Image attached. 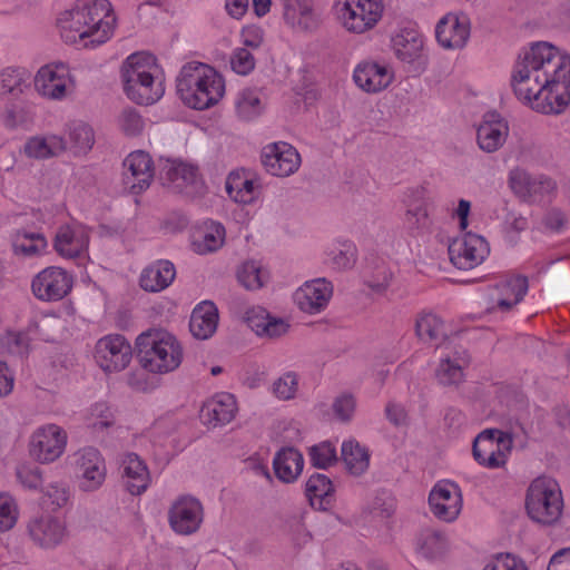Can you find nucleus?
Listing matches in <instances>:
<instances>
[{
	"label": "nucleus",
	"instance_id": "f257e3e1",
	"mask_svg": "<svg viewBox=\"0 0 570 570\" xmlns=\"http://www.w3.org/2000/svg\"><path fill=\"white\" fill-rule=\"evenodd\" d=\"M511 86L531 109L546 115L562 112L570 104V56L547 41L532 43L517 60Z\"/></svg>",
	"mask_w": 570,
	"mask_h": 570
},
{
	"label": "nucleus",
	"instance_id": "f03ea898",
	"mask_svg": "<svg viewBox=\"0 0 570 570\" xmlns=\"http://www.w3.org/2000/svg\"><path fill=\"white\" fill-rule=\"evenodd\" d=\"M117 26V14L109 0H78L57 18L63 42L83 49H97L110 41Z\"/></svg>",
	"mask_w": 570,
	"mask_h": 570
},
{
	"label": "nucleus",
	"instance_id": "7ed1b4c3",
	"mask_svg": "<svg viewBox=\"0 0 570 570\" xmlns=\"http://www.w3.org/2000/svg\"><path fill=\"white\" fill-rule=\"evenodd\" d=\"M176 90L181 102L195 110L215 107L226 94L224 76L214 67L199 61L185 63L176 79Z\"/></svg>",
	"mask_w": 570,
	"mask_h": 570
},
{
	"label": "nucleus",
	"instance_id": "20e7f679",
	"mask_svg": "<svg viewBox=\"0 0 570 570\" xmlns=\"http://www.w3.org/2000/svg\"><path fill=\"white\" fill-rule=\"evenodd\" d=\"M121 78L127 97L138 105H153L165 94L164 70L148 52L129 55L122 62Z\"/></svg>",
	"mask_w": 570,
	"mask_h": 570
},
{
	"label": "nucleus",
	"instance_id": "39448f33",
	"mask_svg": "<svg viewBox=\"0 0 570 570\" xmlns=\"http://www.w3.org/2000/svg\"><path fill=\"white\" fill-rule=\"evenodd\" d=\"M140 366L153 374L176 371L184 360V347L178 337L164 328H150L135 341Z\"/></svg>",
	"mask_w": 570,
	"mask_h": 570
},
{
	"label": "nucleus",
	"instance_id": "423d86ee",
	"mask_svg": "<svg viewBox=\"0 0 570 570\" xmlns=\"http://www.w3.org/2000/svg\"><path fill=\"white\" fill-rule=\"evenodd\" d=\"M524 509L529 519L537 524L546 527L558 524L564 509L560 484L550 476L533 479L525 491Z\"/></svg>",
	"mask_w": 570,
	"mask_h": 570
},
{
	"label": "nucleus",
	"instance_id": "0eeeda50",
	"mask_svg": "<svg viewBox=\"0 0 570 570\" xmlns=\"http://www.w3.org/2000/svg\"><path fill=\"white\" fill-rule=\"evenodd\" d=\"M384 0H333L331 13L335 23L347 35L364 36L383 21Z\"/></svg>",
	"mask_w": 570,
	"mask_h": 570
},
{
	"label": "nucleus",
	"instance_id": "6e6552de",
	"mask_svg": "<svg viewBox=\"0 0 570 570\" xmlns=\"http://www.w3.org/2000/svg\"><path fill=\"white\" fill-rule=\"evenodd\" d=\"M390 49L395 59L409 71L422 73L429 65L426 38L415 27L397 28L391 36Z\"/></svg>",
	"mask_w": 570,
	"mask_h": 570
},
{
	"label": "nucleus",
	"instance_id": "1a4fd4ad",
	"mask_svg": "<svg viewBox=\"0 0 570 570\" xmlns=\"http://www.w3.org/2000/svg\"><path fill=\"white\" fill-rule=\"evenodd\" d=\"M68 432L57 423L47 422L36 426L27 442L29 456L39 464H51L60 460L68 446Z\"/></svg>",
	"mask_w": 570,
	"mask_h": 570
},
{
	"label": "nucleus",
	"instance_id": "9d476101",
	"mask_svg": "<svg viewBox=\"0 0 570 570\" xmlns=\"http://www.w3.org/2000/svg\"><path fill=\"white\" fill-rule=\"evenodd\" d=\"M35 89L40 97L62 101L72 96L77 88L76 76L70 66L61 61L49 62L38 69L33 78Z\"/></svg>",
	"mask_w": 570,
	"mask_h": 570
},
{
	"label": "nucleus",
	"instance_id": "9b49d317",
	"mask_svg": "<svg viewBox=\"0 0 570 570\" xmlns=\"http://www.w3.org/2000/svg\"><path fill=\"white\" fill-rule=\"evenodd\" d=\"M513 446L510 433L489 429L476 435L473 442V458L483 468L502 469L507 465Z\"/></svg>",
	"mask_w": 570,
	"mask_h": 570
},
{
	"label": "nucleus",
	"instance_id": "f8f14e48",
	"mask_svg": "<svg viewBox=\"0 0 570 570\" xmlns=\"http://www.w3.org/2000/svg\"><path fill=\"white\" fill-rule=\"evenodd\" d=\"M92 356L104 373L115 374L122 372L130 364L132 348L125 336L108 334L96 342Z\"/></svg>",
	"mask_w": 570,
	"mask_h": 570
},
{
	"label": "nucleus",
	"instance_id": "ddd939ff",
	"mask_svg": "<svg viewBox=\"0 0 570 570\" xmlns=\"http://www.w3.org/2000/svg\"><path fill=\"white\" fill-rule=\"evenodd\" d=\"M73 276L60 266H48L31 281V292L40 302L53 303L67 297L73 287Z\"/></svg>",
	"mask_w": 570,
	"mask_h": 570
},
{
	"label": "nucleus",
	"instance_id": "4468645a",
	"mask_svg": "<svg viewBox=\"0 0 570 570\" xmlns=\"http://www.w3.org/2000/svg\"><path fill=\"white\" fill-rule=\"evenodd\" d=\"M393 66L381 59L367 58L358 61L352 71L353 83L362 92L376 95L385 91L394 81Z\"/></svg>",
	"mask_w": 570,
	"mask_h": 570
},
{
	"label": "nucleus",
	"instance_id": "2eb2a0df",
	"mask_svg": "<svg viewBox=\"0 0 570 570\" xmlns=\"http://www.w3.org/2000/svg\"><path fill=\"white\" fill-rule=\"evenodd\" d=\"M261 164L267 175L287 178L299 170L302 156L292 144L278 140L263 146Z\"/></svg>",
	"mask_w": 570,
	"mask_h": 570
},
{
	"label": "nucleus",
	"instance_id": "dca6fc26",
	"mask_svg": "<svg viewBox=\"0 0 570 570\" xmlns=\"http://www.w3.org/2000/svg\"><path fill=\"white\" fill-rule=\"evenodd\" d=\"M490 254L488 240L475 233H465L449 245L451 263L459 269L470 271L481 265Z\"/></svg>",
	"mask_w": 570,
	"mask_h": 570
},
{
	"label": "nucleus",
	"instance_id": "f3484780",
	"mask_svg": "<svg viewBox=\"0 0 570 570\" xmlns=\"http://www.w3.org/2000/svg\"><path fill=\"white\" fill-rule=\"evenodd\" d=\"M204 522L202 502L189 494L176 498L168 509V524L178 535L196 533Z\"/></svg>",
	"mask_w": 570,
	"mask_h": 570
},
{
	"label": "nucleus",
	"instance_id": "a211bd4d",
	"mask_svg": "<svg viewBox=\"0 0 570 570\" xmlns=\"http://www.w3.org/2000/svg\"><path fill=\"white\" fill-rule=\"evenodd\" d=\"M429 507L436 519L449 523L455 521L463 508L460 487L450 480L436 482L429 494Z\"/></svg>",
	"mask_w": 570,
	"mask_h": 570
},
{
	"label": "nucleus",
	"instance_id": "6ab92c4d",
	"mask_svg": "<svg viewBox=\"0 0 570 570\" xmlns=\"http://www.w3.org/2000/svg\"><path fill=\"white\" fill-rule=\"evenodd\" d=\"M76 469L77 484L81 491H97L106 481V461L96 448L88 446L78 451Z\"/></svg>",
	"mask_w": 570,
	"mask_h": 570
},
{
	"label": "nucleus",
	"instance_id": "aec40b11",
	"mask_svg": "<svg viewBox=\"0 0 570 570\" xmlns=\"http://www.w3.org/2000/svg\"><path fill=\"white\" fill-rule=\"evenodd\" d=\"M471 36V20L463 12H448L436 22L435 39L446 50L464 48Z\"/></svg>",
	"mask_w": 570,
	"mask_h": 570
},
{
	"label": "nucleus",
	"instance_id": "412c9836",
	"mask_svg": "<svg viewBox=\"0 0 570 570\" xmlns=\"http://www.w3.org/2000/svg\"><path fill=\"white\" fill-rule=\"evenodd\" d=\"M90 242L89 229L78 223L66 224L57 229L53 238V249L65 259L88 258Z\"/></svg>",
	"mask_w": 570,
	"mask_h": 570
},
{
	"label": "nucleus",
	"instance_id": "4be33fe9",
	"mask_svg": "<svg viewBox=\"0 0 570 570\" xmlns=\"http://www.w3.org/2000/svg\"><path fill=\"white\" fill-rule=\"evenodd\" d=\"M333 296V285L326 278L306 281L297 287L292 297L295 306L308 315L322 313Z\"/></svg>",
	"mask_w": 570,
	"mask_h": 570
},
{
	"label": "nucleus",
	"instance_id": "5701e85b",
	"mask_svg": "<svg viewBox=\"0 0 570 570\" xmlns=\"http://www.w3.org/2000/svg\"><path fill=\"white\" fill-rule=\"evenodd\" d=\"M284 24L295 33L308 35L321 26L314 0H282Z\"/></svg>",
	"mask_w": 570,
	"mask_h": 570
},
{
	"label": "nucleus",
	"instance_id": "b1692460",
	"mask_svg": "<svg viewBox=\"0 0 570 570\" xmlns=\"http://www.w3.org/2000/svg\"><path fill=\"white\" fill-rule=\"evenodd\" d=\"M225 190L234 203L249 206L261 199L263 184L257 174L245 168H237L227 175Z\"/></svg>",
	"mask_w": 570,
	"mask_h": 570
},
{
	"label": "nucleus",
	"instance_id": "393cba45",
	"mask_svg": "<svg viewBox=\"0 0 570 570\" xmlns=\"http://www.w3.org/2000/svg\"><path fill=\"white\" fill-rule=\"evenodd\" d=\"M509 132V124L500 114L487 112L475 125V141L483 153L492 154L504 146Z\"/></svg>",
	"mask_w": 570,
	"mask_h": 570
},
{
	"label": "nucleus",
	"instance_id": "a878e982",
	"mask_svg": "<svg viewBox=\"0 0 570 570\" xmlns=\"http://www.w3.org/2000/svg\"><path fill=\"white\" fill-rule=\"evenodd\" d=\"M237 413L236 396L229 392H218L203 403L199 417L206 428L216 429L229 424Z\"/></svg>",
	"mask_w": 570,
	"mask_h": 570
},
{
	"label": "nucleus",
	"instance_id": "bb28decb",
	"mask_svg": "<svg viewBox=\"0 0 570 570\" xmlns=\"http://www.w3.org/2000/svg\"><path fill=\"white\" fill-rule=\"evenodd\" d=\"M120 480L131 495H141L151 485V473L147 462L137 453H125L119 465Z\"/></svg>",
	"mask_w": 570,
	"mask_h": 570
},
{
	"label": "nucleus",
	"instance_id": "cd10ccee",
	"mask_svg": "<svg viewBox=\"0 0 570 570\" xmlns=\"http://www.w3.org/2000/svg\"><path fill=\"white\" fill-rule=\"evenodd\" d=\"M124 183L134 194L147 189L154 178V163L144 150L130 153L124 160Z\"/></svg>",
	"mask_w": 570,
	"mask_h": 570
},
{
	"label": "nucleus",
	"instance_id": "c85d7f7f",
	"mask_svg": "<svg viewBox=\"0 0 570 570\" xmlns=\"http://www.w3.org/2000/svg\"><path fill=\"white\" fill-rule=\"evenodd\" d=\"M160 173L165 183L180 193L193 194L202 185L197 168L181 160H164Z\"/></svg>",
	"mask_w": 570,
	"mask_h": 570
},
{
	"label": "nucleus",
	"instance_id": "c756f323",
	"mask_svg": "<svg viewBox=\"0 0 570 570\" xmlns=\"http://www.w3.org/2000/svg\"><path fill=\"white\" fill-rule=\"evenodd\" d=\"M243 318L247 326L261 338H278L289 331L288 321L271 315L261 306L248 308Z\"/></svg>",
	"mask_w": 570,
	"mask_h": 570
},
{
	"label": "nucleus",
	"instance_id": "7c9ffc66",
	"mask_svg": "<svg viewBox=\"0 0 570 570\" xmlns=\"http://www.w3.org/2000/svg\"><path fill=\"white\" fill-rule=\"evenodd\" d=\"M28 532L35 543L47 549L60 544L67 534L65 522L50 514L30 520Z\"/></svg>",
	"mask_w": 570,
	"mask_h": 570
},
{
	"label": "nucleus",
	"instance_id": "2f4dec72",
	"mask_svg": "<svg viewBox=\"0 0 570 570\" xmlns=\"http://www.w3.org/2000/svg\"><path fill=\"white\" fill-rule=\"evenodd\" d=\"M225 240V227L218 222L207 220L193 230L190 248L197 255H208L219 250Z\"/></svg>",
	"mask_w": 570,
	"mask_h": 570
},
{
	"label": "nucleus",
	"instance_id": "473e14b6",
	"mask_svg": "<svg viewBox=\"0 0 570 570\" xmlns=\"http://www.w3.org/2000/svg\"><path fill=\"white\" fill-rule=\"evenodd\" d=\"M10 244L13 255L24 259L41 257L48 249L45 234L26 227L16 228L11 233Z\"/></svg>",
	"mask_w": 570,
	"mask_h": 570
},
{
	"label": "nucleus",
	"instance_id": "72a5a7b5",
	"mask_svg": "<svg viewBox=\"0 0 570 570\" xmlns=\"http://www.w3.org/2000/svg\"><path fill=\"white\" fill-rule=\"evenodd\" d=\"M405 207L403 223L411 229H421L429 224L426 190L423 187L407 188L402 198Z\"/></svg>",
	"mask_w": 570,
	"mask_h": 570
},
{
	"label": "nucleus",
	"instance_id": "f704fd0d",
	"mask_svg": "<svg viewBox=\"0 0 570 570\" xmlns=\"http://www.w3.org/2000/svg\"><path fill=\"white\" fill-rule=\"evenodd\" d=\"M175 277V265L167 259H158L142 268L139 275V286L147 293H159L168 288Z\"/></svg>",
	"mask_w": 570,
	"mask_h": 570
},
{
	"label": "nucleus",
	"instance_id": "c9c22d12",
	"mask_svg": "<svg viewBox=\"0 0 570 570\" xmlns=\"http://www.w3.org/2000/svg\"><path fill=\"white\" fill-rule=\"evenodd\" d=\"M234 108L238 119L247 122L255 121L265 114L267 99L261 89L246 87L236 94Z\"/></svg>",
	"mask_w": 570,
	"mask_h": 570
},
{
	"label": "nucleus",
	"instance_id": "e433bc0d",
	"mask_svg": "<svg viewBox=\"0 0 570 570\" xmlns=\"http://www.w3.org/2000/svg\"><path fill=\"white\" fill-rule=\"evenodd\" d=\"M219 321L218 309L213 302L198 303L190 315L189 331L197 340H208L217 331Z\"/></svg>",
	"mask_w": 570,
	"mask_h": 570
},
{
	"label": "nucleus",
	"instance_id": "4c0bfd02",
	"mask_svg": "<svg viewBox=\"0 0 570 570\" xmlns=\"http://www.w3.org/2000/svg\"><path fill=\"white\" fill-rule=\"evenodd\" d=\"M304 456L295 448H282L273 459V469L276 478L283 483L295 482L304 470Z\"/></svg>",
	"mask_w": 570,
	"mask_h": 570
},
{
	"label": "nucleus",
	"instance_id": "58836bf2",
	"mask_svg": "<svg viewBox=\"0 0 570 570\" xmlns=\"http://www.w3.org/2000/svg\"><path fill=\"white\" fill-rule=\"evenodd\" d=\"M68 149L65 137L57 134L30 137L23 147L26 156L35 159L58 157Z\"/></svg>",
	"mask_w": 570,
	"mask_h": 570
},
{
	"label": "nucleus",
	"instance_id": "ea45409f",
	"mask_svg": "<svg viewBox=\"0 0 570 570\" xmlns=\"http://www.w3.org/2000/svg\"><path fill=\"white\" fill-rule=\"evenodd\" d=\"M495 291L492 309L508 312L523 299L528 291V281L523 276L509 277L498 284Z\"/></svg>",
	"mask_w": 570,
	"mask_h": 570
},
{
	"label": "nucleus",
	"instance_id": "a19ab883",
	"mask_svg": "<svg viewBox=\"0 0 570 570\" xmlns=\"http://www.w3.org/2000/svg\"><path fill=\"white\" fill-rule=\"evenodd\" d=\"M341 456L346 472L352 476H361L370 468L371 453L368 449L354 439L342 442Z\"/></svg>",
	"mask_w": 570,
	"mask_h": 570
},
{
	"label": "nucleus",
	"instance_id": "79ce46f5",
	"mask_svg": "<svg viewBox=\"0 0 570 570\" xmlns=\"http://www.w3.org/2000/svg\"><path fill=\"white\" fill-rule=\"evenodd\" d=\"M305 494L313 508L325 511L334 500L335 488L327 475L314 473L306 480Z\"/></svg>",
	"mask_w": 570,
	"mask_h": 570
},
{
	"label": "nucleus",
	"instance_id": "37998d69",
	"mask_svg": "<svg viewBox=\"0 0 570 570\" xmlns=\"http://www.w3.org/2000/svg\"><path fill=\"white\" fill-rule=\"evenodd\" d=\"M324 262L336 271L350 269L356 262V247L351 240H333L325 247Z\"/></svg>",
	"mask_w": 570,
	"mask_h": 570
},
{
	"label": "nucleus",
	"instance_id": "c03bdc74",
	"mask_svg": "<svg viewBox=\"0 0 570 570\" xmlns=\"http://www.w3.org/2000/svg\"><path fill=\"white\" fill-rule=\"evenodd\" d=\"M509 186L520 197H532L539 190L551 191L554 189V183L544 178L540 180L532 179L531 176L521 168H514L509 174Z\"/></svg>",
	"mask_w": 570,
	"mask_h": 570
},
{
	"label": "nucleus",
	"instance_id": "a18cd8bd",
	"mask_svg": "<svg viewBox=\"0 0 570 570\" xmlns=\"http://www.w3.org/2000/svg\"><path fill=\"white\" fill-rule=\"evenodd\" d=\"M267 266L257 259L244 262L237 271L238 282L247 289L256 291L264 287L269 281Z\"/></svg>",
	"mask_w": 570,
	"mask_h": 570
},
{
	"label": "nucleus",
	"instance_id": "49530a36",
	"mask_svg": "<svg viewBox=\"0 0 570 570\" xmlns=\"http://www.w3.org/2000/svg\"><path fill=\"white\" fill-rule=\"evenodd\" d=\"M68 149L75 156L87 154L94 146L95 137L90 126L82 121H73L67 128Z\"/></svg>",
	"mask_w": 570,
	"mask_h": 570
},
{
	"label": "nucleus",
	"instance_id": "de8ad7c7",
	"mask_svg": "<svg viewBox=\"0 0 570 570\" xmlns=\"http://www.w3.org/2000/svg\"><path fill=\"white\" fill-rule=\"evenodd\" d=\"M415 334L423 343H436L444 336V323L432 312H422L415 320Z\"/></svg>",
	"mask_w": 570,
	"mask_h": 570
},
{
	"label": "nucleus",
	"instance_id": "09e8293b",
	"mask_svg": "<svg viewBox=\"0 0 570 570\" xmlns=\"http://www.w3.org/2000/svg\"><path fill=\"white\" fill-rule=\"evenodd\" d=\"M115 422V411L106 401L95 402L87 410L86 425L95 433L104 432L114 426Z\"/></svg>",
	"mask_w": 570,
	"mask_h": 570
},
{
	"label": "nucleus",
	"instance_id": "8fccbe9b",
	"mask_svg": "<svg viewBox=\"0 0 570 570\" xmlns=\"http://www.w3.org/2000/svg\"><path fill=\"white\" fill-rule=\"evenodd\" d=\"M445 538L434 530L422 531L415 540L416 552L425 559H436L445 552Z\"/></svg>",
	"mask_w": 570,
	"mask_h": 570
},
{
	"label": "nucleus",
	"instance_id": "3c124183",
	"mask_svg": "<svg viewBox=\"0 0 570 570\" xmlns=\"http://www.w3.org/2000/svg\"><path fill=\"white\" fill-rule=\"evenodd\" d=\"M435 377L442 385H456L463 381V362L459 357H443L435 370Z\"/></svg>",
	"mask_w": 570,
	"mask_h": 570
},
{
	"label": "nucleus",
	"instance_id": "603ef678",
	"mask_svg": "<svg viewBox=\"0 0 570 570\" xmlns=\"http://www.w3.org/2000/svg\"><path fill=\"white\" fill-rule=\"evenodd\" d=\"M311 464L321 470L328 469L337 462L336 445L331 441H323L308 449Z\"/></svg>",
	"mask_w": 570,
	"mask_h": 570
},
{
	"label": "nucleus",
	"instance_id": "864d4df0",
	"mask_svg": "<svg viewBox=\"0 0 570 570\" xmlns=\"http://www.w3.org/2000/svg\"><path fill=\"white\" fill-rule=\"evenodd\" d=\"M299 379L297 373L288 371L275 379L271 385V393L281 401L293 400L298 392Z\"/></svg>",
	"mask_w": 570,
	"mask_h": 570
},
{
	"label": "nucleus",
	"instance_id": "5fc2aeb1",
	"mask_svg": "<svg viewBox=\"0 0 570 570\" xmlns=\"http://www.w3.org/2000/svg\"><path fill=\"white\" fill-rule=\"evenodd\" d=\"M62 327L63 323L60 317L45 314L30 324L29 331L43 341H53L56 333Z\"/></svg>",
	"mask_w": 570,
	"mask_h": 570
},
{
	"label": "nucleus",
	"instance_id": "6e6d98bb",
	"mask_svg": "<svg viewBox=\"0 0 570 570\" xmlns=\"http://www.w3.org/2000/svg\"><path fill=\"white\" fill-rule=\"evenodd\" d=\"M117 126L126 137H137L146 128V121L135 109H125L117 118Z\"/></svg>",
	"mask_w": 570,
	"mask_h": 570
},
{
	"label": "nucleus",
	"instance_id": "4d7b16f0",
	"mask_svg": "<svg viewBox=\"0 0 570 570\" xmlns=\"http://www.w3.org/2000/svg\"><path fill=\"white\" fill-rule=\"evenodd\" d=\"M28 79V72L21 68H7L0 71V95L19 94Z\"/></svg>",
	"mask_w": 570,
	"mask_h": 570
},
{
	"label": "nucleus",
	"instance_id": "13d9d810",
	"mask_svg": "<svg viewBox=\"0 0 570 570\" xmlns=\"http://www.w3.org/2000/svg\"><path fill=\"white\" fill-rule=\"evenodd\" d=\"M18 519L19 507L16 499L7 492H0V533L11 530Z\"/></svg>",
	"mask_w": 570,
	"mask_h": 570
},
{
	"label": "nucleus",
	"instance_id": "bf43d9fd",
	"mask_svg": "<svg viewBox=\"0 0 570 570\" xmlns=\"http://www.w3.org/2000/svg\"><path fill=\"white\" fill-rule=\"evenodd\" d=\"M177 426V422L171 416H161L150 425L147 435L156 445L164 448L167 444V439L176 432Z\"/></svg>",
	"mask_w": 570,
	"mask_h": 570
},
{
	"label": "nucleus",
	"instance_id": "052dcab7",
	"mask_svg": "<svg viewBox=\"0 0 570 570\" xmlns=\"http://www.w3.org/2000/svg\"><path fill=\"white\" fill-rule=\"evenodd\" d=\"M229 63L234 72L247 76L255 69L256 60L248 49L238 47L230 53Z\"/></svg>",
	"mask_w": 570,
	"mask_h": 570
},
{
	"label": "nucleus",
	"instance_id": "680f3d73",
	"mask_svg": "<svg viewBox=\"0 0 570 570\" xmlns=\"http://www.w3.org/2000/svg\"><path fill=\"white\" fill-rule=\"evenodd\" d=\"M482 570H529L527 563L512 553H498Z\"/></svg>",
	"mask_w": 570,
	"mask_h": 570
},
{
	"label": "nucleus",
	"instance_id": "e2e57ef3",
	"mask_svg": "<svg viewBox=\"0 0 570 570\" xmlns=\"http://www.w3.org/2000/svg\"><path fill=\"white\" fill-rule=\"evenodd\" d=\"M20 484L30 490H38L43 482L42 471L32 464H19L16 471Z\"/></svg>",
	"mask_w": 570,
	"mask_h": 570
},
{
	"label": "nucleus",
	"instance_id": "0e129e2a",
	"mask_svg": "<svg viewBox=\"0 0 570 570\" xmlns=\"http://www.w3.org/2000/svg\"><path fill=\"white\" fill-rule=\"evenodd\" d=\"M356 410L355 397L350 393H342L337 395L332 404L334 416L342 422L350 421Z\"/></svg>",
	"mask_w": 570,
	"mask_h": 570
},
{
	"label": "nucleus",
	"instance_id": "69168bd1",
	"mask_svg": "<svg viewBox=\"0 0 570 570\" xmlns=\"http://www.w3.org/2000/svg\"><path fill=\"white\" fill-rule=\"evenodd\" d=\"M45 503L53 507H62L69 499V491L63 482H51L43 489Z\"/></svg>",
	"mask_w": 570,
	"mask_h": 570
},
{
	"label": "nucleus",
	"instance_id": "338daca9",
	"mask_svg": "<svg viewBox=\"0 0 570 570\" xmlns=\"http://www.w3.org/2000/svg\"><path fill=\"white\" fill-rule=\"evenodd\" d=\"M30 337L23 332H9L2 338V344L9 353L22 355L29 350Z\"/></svg>",
	"mask_w": 570,
	"mask_h": 570
},
{
	"label": "nucleus",
	"instance_id": "774afa93",
	"mask_svg": "<svg viewBox=\"0 0 570 570\" xmlns=\"http://www.w3.org/2000/svg\"><path fill=\"white\" fill-rule=\"evenodd\" d=\"M239 37L244 48L255 50L264 43L265 32L257 24H246L242 28Z\"/></svg>",
	"mask_w": 570,
	"mask_h": 570
}]
</instances>
